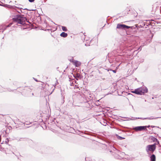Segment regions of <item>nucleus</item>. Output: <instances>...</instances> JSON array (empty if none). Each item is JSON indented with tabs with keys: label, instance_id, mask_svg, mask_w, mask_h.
<instances>
[{
	"label": "nucleus",
	"instance_id": "27",
	"mask_svg": "<svg viewBox=\"0 0 161 161\" xmlns=\"http://www.w3.org/2000/svg\"><path fill=\"white\" fill-rule=\"evenodd\" d=\"M29 2H31V3H32V2H33L35 0H28Z\"/></svg>",
	"mask_w": 161,
	"mask_h": 161
},
{
	"label": "nucleus",
	"instance_id": "26",
	"mask_svg": "<svg viewBox=\"0 0 161 161\" xmlns=\"http://www.w3.org/2000/svg\"><path fill=\"white\" fill-rule=\"evenodd\" d=\"M136 90L135 89V90H134L133 91H132L131 92L133 93H134L136 94Z\"/></svg>",
	"mask_w": 161,
	"mask_h": 161
},
{
	"label": "nucleus",
	"instance_id": "5",
	"mask_svg": "<svg viewBox=\"0 0 161 161\" xmlns=\"http://www.w3.org/2000/svg\"><path fill=\"white\" fill-rule=\"evenodd\" d=\"M146 128L145 126H138L134 127L133 128V130H134L136 131H141L144 130V129Z\"/></svg>",
	"mask_w": 161,
	"mask_h": 161
},
{
	"label": "nucleus",
	"instance_id": "33",
	"mask_svg": "<svg viewBox=\"0 0 161 161\" xmlns=\"http://www.w3.org/2000/svg\"><path fill=\"white\" fill-rule=\"evenodd\" d=\"M72 58H71V59L70 60V61L71 62H72Z\"/></svg>",
	"mask_w": 161,
	"mask_h": 161
},
{
	"label": "nucleus",
	"instance_id": "10",
	"mask_svg": "<svg viewBox=\"0 0 161 161\" xmlns=\"http://www.w3.org/2000/svg\"><path fill=\"white\" fill-rule=\"evenodd\" d=\"M150 160L151 161H156V156L154 154L150 155Z\"/></svg>",
	"mask_w": 161,
	"mask_h": 161
},
{
	"label": "nucleus",
	"instance_id": "12",
	"mask_svg": "<svg viewBox=\"0 0 161 161\" xmlns=\"http://www.w3.org/2000/svg\"><path fill=\"white\" fill-rule=\"evenodd\" d=\"M73 76L77 80H78V78H81V75L79 73H77L75 75H74Z\"/></svg>",
	"mask_w": 161,
	"mask_h": 161
},
{
	"label": "nucleus",
	"instance_id": "25",
	"mask_svg": "<svg viewBox=\"0 0 161 161\" xmlns=\"http://www.w3.org/2000/svg\"><path fill=\"white\" fill-rule=\"evenodd\" d=\"M25 9H26L27 10H28V9L27 8H25L24 9H23V10H22L21 9H20V12H21V13H25L24 12V10Z\"/></svg>",
	"mask_w": 161,
	"mask_h": 161
},
{
	"label": "nucleus",
	"instance_id": "8",
	"mask_svg": "<svg viewBox=\"0 0 161 161\" xmlns=\"http://www.w3.org/2000/svg\"><path fill=\"white\" fill-rule=\"evenodd\" d=\"M140 88L142 91L141 92L142 95L148 92V89L146 87L144 86L143 87H140Z\"/></svg>",
	"mask_w": 161,
	"mask_h": 161
},
{
	"label": "nucleus",
	"instance_id": "31",
	"mask_svg": "<svg viewBox=\"0 0 161 161\" xmlns=\"http://www.w3.org/2000/svg\"><path fill=\"white\" fill-rule=\"evenodd\" d=\"M156 142H157V144H159V141L157 140V141H156Z\"/></svg>",
	"mask_w": 161,
	"mask_h": 161
},
{
	"label": "nucleus",
	"instance_id": "15",
	"mask_svg": "<svg viewBox=\"0 0 161 161\" xmlns=\"http://www.w3.org/2000/svg\"><path fill=\"white\" fill-rule=\"evenodd\" d=\"M116 136L117 139L119 140H122L125 139V138L120 136L118 135H116Z\"/></svg>",
	"mask_w": 161,
	"mask_h": 161
},
{
	"label": "nucleus",
	"instance_id": "22",
	"mask_svg": "<svg viewBox=\"0 0 161 161\" xmlns=\"http://www.w3.org/2000/svg\"><path fill=\"white\" fill-rule=\"evenodd\" d=\"M7 28L5 26L3 28L1 29V30H2V32L3 33V31L6 29Z\"/></svg>",
	"mask_w": 161,
	"mask_h": 161
},
{
	"label": "nucleus",
	"instance_id": "16",
	"mask_svg": "<svg viewBox=\"0 0 161 161\" xmlns=\"http://www.w3.org/2000/svg\"><path fill=\"white\" fill-rule=\"evenodd\" d=\"M151 140L153 142H156L158 140L156 138L153 136H152L151 138Z\"/></svg>",
	"mask_w": 161,
	"mask_h": 161
},
{
	"label": "nucleus",
	"instance_id": "19",
	"mask_svg": "<svg viewBox=\"0 0 161 161\" xmlns=\"http://www.w3.org/2000/svg\"><path fill=\"white\" fill-rule=\"evenodd\" d=\"M140 24L142 25V26H143V27H144L146 25V23L144 22H141Z\"/></svg>",
	"mask_w": 161,
	"mask_h": 161
},
{
	"label": "nucleus",
	"instance_id": "24",
	"mask_svg": "<svg viewBox=\"0 0 161 161\" xmlns=\"http://www.w3.org/2000/svg\"><path fill=\"white\" fill-rule=\"evenodd\" d=\"M145 126L146 127V128H145L144 129V130H147V128H149L150 126L149 125H148V126Z\"/></svg>",
	"mask_w": 161,
	"mask_h": 161
},
{
	"label": "nucleus",
	"instance_id": "4",
	"mask_svg": "<svg viewBox=\"0 0 161 161\" xmlns=\"http://www.w3.org/2000/svg\"><path fill=\"white\" fill-rule=\"evenodd\" d=\"M110 152L111 153H112V154L113 155H114V154H115V156H114L116 157H117L116 155L118 156L119 155V151L116 148H115L114 147H112L111 148V149L110 151Z\"/></svg>",
	"mask_w": 161,
	"mask_h": 161
},
{
	"label": "nucleus",
	"instance_id": "38",
	"mask_svg": "<svg viewBox=\"0 0 161 161\" xmlns=\"http://www.w3.org/2000/svg\"><path fill=\"white\" fill-rule=\"evenodd\" d=\"M33 94H34L33 93L32 94V95H33Z\"/></svg>",
	"mask_w": 161,
	"mask_h": 161
},
{
	"label": "nucleus",
	"instance_id": "39",
	"mask_svg": "<svg viewBox=\"0 0 161 161\" xmlns=\"http://www.w3.org/2000/svg\"><path fill=\"white\" fill-rule=\"evenodd\" d=\"M1 5V4H0V5Z\"/></svg>",
	"mask_w": 161,
	"mask_h": 161
},
{
	"label": "nucleus",
	"instance_id": "7",
	"mask_svg": "<svg viewBox=\"0 0 161 161\" xmlns=\"http://www.w3.org/2000/svg\"><path fill=\"white\" fill-rule=\"evenodd\" d=\"M137 27V24H136L132 26H130L129 28L130 29V31L131 32H135L136 31Z\"/></svg>",
	"mask_w": 161,
	"mask_h": 161
},
{
	"label": "nucleus",
	"instance_id": "29",
	"mask_svg": "<svg viewBox=\"0 0 161 161\" xmlns=\"http://www.w3.org/2000/svg\"><path fill=\"white\" fill-rule=\"evenodd\" d=\"M125 118H126V119L127 120H130L131 119L130 118H127V117H125Z\"/></svg>",
	"mask_w": 161,
	"mask_h": 161
},
{
	"label": "nucleus",
	"instance_id": "11",
	"mask_svg": "<svg viewBox=\"0 0 161 161\" xmlns=\"http://www.w3.org/2000/svg\"><path fill=\"white\" fill-rule=\"evenodd\" d=\"M136 94L139 95H142V94H141V92H142V91H141V90L140 87L137 88V89H136Z\"/></svg>",
	"mask_w": 161,
	"mask_h": 161
},
{
	"label": "nucleus",
	"instance_id": "34",
	"mask_svg": "<svg viewBox=\"0 0 161 161\" xmlns=\"http://www.w3.org/2000/svg\"><path fill=\"white\" fill-rule=\"evenodd\" d=\"M33 78L36 81H38V80L37 79H35V78Z\"/></svg>",
	"mask_w": 161,
	"mask_h": 161
},
{
	"label": "nucleus",
	"instance_id": "35",
	"mask_svg": "<svg viewBox=\"0 0 161 161\" xmlns=\"http://www.w3.org/2000/svg\"><path fill=\"white\" fill-rule=\"evenodd\" d=\"M18 12L19 13H20L21 12H20V9L19 10V11H18Z\"/></svg>",
	"mask_w": 161,
	"mask_h": 161
},
{
	"label": "nucleus",
	"instance_id": "13",
	"mask_svg": "<svg viewBox=\"0 0 161 161\" xmlns=\"http://www.w3.org/2000/svg\"><path fill=\"white\" fill-rule=\"evenodd\" d=\"M61 36L65 38L67 37L68 36L67 33H65V32H62L60 35Z\"/></svg>",
	"mask_w": 161,
	"mask_h": 161
},
{
	"label": "nucleus",
	"instance_id": "36",
	"mask_svg": "<svg viewBox=\"0 0 161 161\" xmlns=\"http://www.w3.org/2000/svg\"><path fill=\"white\" fill-rule=\"evenodd\" d=\"M3 142H4V141H3V142L1 143V144H3Z\"/></svg>",
	"mask_w": 161,
	"mask_h": 161
},
{
	"label": "nucleus",
	"instance_id": "3",
	"mask_svg": "<svg viewBox=\"0 0 161 161\" xmlns=\"http://www.w3.org/2000/svg\"><path fill=\"white\" fill-rule=\"evenodd\" d=\"M129 27V26H127L126 25L121 24V23H119L117 25L116 28L119 30H125L127 29H128Z\"/></svg>",
	"mask_w": 161,
	"mask_h": 161
},
{
	"label": "nucleus",
	"instance_id": "2",
	"mask_svg": "<svg viewBox=\"0 0 161 161\" xmlns=\"http://www.w3.org/2000/svg\"><path fill=\"white\" fill-rule=\"evenodd\" d=\"M157 144L154 143L153 144L149 145L146 147V151L147 153L150 156L155 151Z\"/></svg>",
	"mask_w": 161,
	"mask_h": 161
},
{
	"label": "nucleus",
	"instance_id": "17",
	"mask_svg": "<svg viewBox=\"0 0 161 161\" xmlns=\"http://www.w3.org/2000/svg\"><path fill=\"white\" fill-rule=\"evenodd\" d=\"M62 29L63 31H67V29L66 27L64 26H62Z\"/></svg>",
	"mask_w": 161,
	"mask_h": 161
},
{
	"label": "nucleus",
	"instance_id": "18",
	"mask_svg": "<svg viewBox=\"0 0 161 161\" xmlns=\"http://www.w3.org/2000/svg\"><path fill=\"white\" fill-rule=\"evenodd\" d=\"M106 70H107L108 71H112L114 73H116V70H112L111 69H106Z\"/></svg>",
	"mask_w": 161,
	"mask_h": 161
},
{
	"label": "nucleus",
	"instance_id": "9",
	"mask_svg": "<svg viewBox=\"0 0 161 161\" xmlns=\"http://www.w3.org/2000/svg\"><path fill=\"white\" fill-rule=\"evenodd\" d=\"M160 117H156V118H153V117H151L150 118L149 117H147V118H136V119H157L158 118H160Z\"/></svg>",
	"mask_w": 161,
	"mask_h": 161
},
{
	"label": "nucleus",
	"instance_id": "14",
	"mask_svg": "<svg viewBox=\"0 0 161 161\" xmlns=\"http://www.w3.org/2000/svg\"><path fill=\"white\" fill-rule=\"evenodd\" d=\"M61 95H62V103H63L64 102V96L63 95V92L62 91V90L61 91Z\"/></svg>",
	"mask_w": 161,
	"mask_h": 161
},
{
	"label": "nucleus",
	"instance_id": "37",
	"mask_svg": "<svg viewBox=\"0 0 161 161\" xmlns=\"http://www.w3.org/2000/svg\"><path fill=\"white\" fill-rule=\"evenodd\" d=\"M114 52H115V51H113V53H114Z\"/></svg>",
	"mask_w": 161,
	"mask_h": 161
},
{
	"label": "nucleus",
	"instance_id": "30",
	"mask_svg": "<svg viewBox=\"0 0 161 161\" xmlns=\"http://www.w3.org/2000/svg\"><path fill=\"white\" fill-rule=\"evenodd\" d=\"M147 26H148V25L147 24V23H146V25H145V28H146Z\"/></svg>",
	"mask_w": 161,
	"mask_h": 161
},
{
	"label": "nucleus",
	"instance_id": "21",
	"mask_svg": "<svg viewBox=\"0 0 161 161\" xmlns=\"http://www.w3.org/2000/svg\"><path fill=\"white\" fill-rule=\"evenodd\" d=\"M143 28V26H142L141 24L140 25H137V30H138L139 28Z\"/></svg>",
	"mask_w": 161,
	"mask_h": 161
},
{
	"label": "nucleus",
	"instance_id": "20",
	"mask_svg": "<svg viewBox=\"0 0 161 161\" xmlns=\"http://www.w3.org/2000/svg\"><path fill=\"white\" fill-rule=\"evenodd\" d=\"M9 140L8 139V138H7L6 140H5V143L7 144H8V143L9 142Z\"/></svg>",
	"mask_w": 161,
	"mask_h": 161
},
{
	"label": "nucleus",
	"instance_id": "28",
	"mask_svg": "<svg viewBox=\"0 0 161 161\" xmlns=\"http://www.w3.org/2000/svg\"><path fill=\"white\" fill-rule=\"evenodd\" d=\"M151 127H152V128H154V127H157V128H159V127H158V126H151Z\"/></svg>",
	"mask_w": 161,
	"mask_h": 161
},
{
	"label": "nucleus",
	"instance_id": "32",
	"mask_svg": "<svg viewBox=\"0 0 161 161\" xmlns=\"http://www.w3.org/2000/svg\"><path fill=\"white\" fill-rule=\"evenodd\" d=\"M107 57H110V55H109V53H108V55H107Z\"/></svg>",
	"mask_w": 161,
	"mask_h": 161
},
{
	"label": "nucleus",
	"instance_id": "23",
	"mask_svg": "<svg viewBox=\"0 0 161 161\" xmlns=\"http://www.w3.org/2000/svg\"><path fill=\"white\" fill-rule=\"evenodd\" d=\"M11 25H12V24L11 23H10V24H9L8 25H7V26H5L6 27V28H7V27H10Z\"/></svg>",
	"mask_w": 161,
	"mask_h": 161
},
{
	"label": "nucleus",
	"instance_id": "6",
	"mask_svg": "<svg viewBox=\"0 0 161 161\" xmlns=\"http://www.w3.org/2000/svg\"><path fill=\"white\" fill-rule=\"evenodd\" d=\"M72 63L75 66V67H79L81 64V63L77 60H74L73 58H72Z\"/></svg>",
	"mask_w": 161,
	"mask_h": 161
},
{
	"label": "nucleus",
	"instance_id": "1",
	"mask_svg": "<svg viewBox=\"0 0 161 161\" xmlns=\"http://www.w3.org/2000/svg\"><path fill=\"white\" fill-rule=\"evenodd\" d=\"M13 20L14 21L17 22V23L23 25H26L25 21L29 24H31L29 20H27L26 17L22 16L20 15H17L15 16L14 18H13Z\"/></svg>",
	"mask_w": 161,
	"mask_h": 161
}]
</instances>
